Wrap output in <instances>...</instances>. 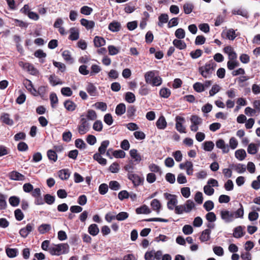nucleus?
<instances>
[{
	"instance_id": "1",
	"label": "nucleus",
	"mask_w": 260,
	"mask_h": 260,
	"mask_svg": "<svg viewBox=\"0 0 260 260\" xmlns=\"http://www.w3.org/2000/svg\"><path fill=\"white\" fill-rule=\"evenodd\" d=\"M216 67V63L213 60H210L204 66L200 67L199 68V72L204 78H210L212 74L214 75Z\"/></svg>"
},
{
	"instance_id": "2",
	"label": "nucleus",
	"mask_w": 260,
	"mask_h": 260,
	"mask_svg": "<svg viewBox=\"0 0 260 260\" xmlns=\"http://www.w3.org/2000/svg\"><path fill=\"white\" fill-rule=\"evenodd\" d=\"M69 251V246L67 243L51 245L49 249V252L52 255H60L62 254L68 253Z\"/></svg>"
},
{
	"instance_id": "3",
	"label": "nucleus",
	"mask_w": 260,
	"mask_h": 260,
	"mask_svg": "<svg viewBox=\"0 0 260 260\" xmlns=\"http://www.w3.org/2000/svg\"><path fill=\"white\" fill-rule=\"evenodd\" d=\"M90 127V124L85 118L84 115H81L79 124L77 126V130L79 134L82 135L87 133Z\"/></svg>"
},
{
	"instance_id": "4",
	"label": "nucleus",
	"mask_w": 260,
	"mask_h": 260,
	"mask_svg": "<svg viewBox=\"0 0 260 260\" xmlns=\"http://www.w3.org/2000/svg\"><path fill=\"white\" fill-rule=\"evenodd\" d=\"M164 196L166 200H168L167 203L168 208L169 210H173L174 207H176L178 203L177 196L167 192L164 193Z\"/></svg>"
},
{
	"instance_id": "5",
	"label": "nucleus",
	"mask_w": 260,
	"mask_h": 260,
	"mask_svg": "<svg viewBox=\"0 0 260 260\" xmlns=\"http://www.w3.org/2000/svg\"><path fill=\"white\" fill-rule=\"evenodd\" d=\"M145 81H161V78L159 77L158 72L151 71L147 72L145 74Z\"/></svg>"
},
{
	"instance_id": "6",
	"label": "nucleus",
	"mask_w": 260,
	"mask_h": 260,
	"mask_svg": "<svg viewBox=\"0 0 260 260\" xmlns=\"http://www.w3.org/2000/svg\"><path fill=\"white\" fill-rule=\"evenodd\" d=\"M127 178L133 183L135 186H138L143 184L144 178L136 174L128 173Z\"/></svg>"
},
{
	"instance_id": "7",
	"label": "nucleus",
	"mask_w": 260,
	"mask_h": 260,
	"mask_svg": "<svg viewBox=\"0 0 260 260\" xmlns=\"http://www.w3.org/2000/svg\"><path fill=\"white\" fill-rule=\"evenodd\" d=\"M26 88L30 90V92L33 93L34 94H39L40 95L43 94L46 90V87L45 86H41L37 89L36 88L34 87L32 84V82H25L24 84Z\"/></svg>"
},
{
	"instance_id": "8",
	"label": "nucleus",
	"mask_w": 260,
	"mask_h": 260,
	"mask_svg": "<svg viewBox=\"0 0 260 260\" xmlns=\"http://www.w3.org/2000/svg\"><path fill=\"white\" fill-rule=\"evenodd\" d=\"M162 82H146V84L141 86L139 92L141 95H145L148 94L150 89L148 87V84H150L152 87L158 86L161 85Z\"/></svg>"
},
{
	"instance_id": "9",
	"label": "nucleus",
	"mask_w": 260,
	"mask_h": 260,
	"mask_svg": "<svg viewBox=\"0 0 260 260\" xmlns=\"http://www.w3.org/2000/svg\"><path fill=\"white\" fill-rule=\"evenodd\" d=\"M176 128L180 133H185V127L183 125V123L185 122L184 117L177 116L175 118Z\"/></svg>"
},
{
	"instance_id": "10",
	"label": "nucleus",
	"mask_w": 260,
	"mask_h": 260,
	"mask_svg": "<svg viewBox=\"0 0 260 260\" xmlns=\"http://www.w3.org/2000/svg\"><path fill=\"white\" fill-rule=\"evenodd\" d=\"M220 216L221 219L226 223L231 222L234 220V216H233L232 212L226 210L221 211Z\"/></svg>"
},
{
	"instance_id": "11",
	"label": "nucleus",
	"mask_w": 260,
	"mask_h": 260,
	"mask_svg": "<svg viewBox=\"0 0 260 260\" xmlns=\"http://www.w3.org/2000/svg\"><path fill=\"white\" fill-rule=\"evenodd\" d=\"M34 224L32 223H28L25 228L21 229L19 231L20 236L25 238L34 230Z\"/></svg>"
},
{
	"instance_id": "12",
	"label": "nucleus",
	"mask_w": 260,
	"mask_h": 260,
	"mask_svg": "<svg viewBox=\"0 0 260 260\" xmlns=\"http://www.w3.org/2000/svg\"><path fill=\"white\" fill-rule=\"evenodd\" d=\"M9 178L12 180L23 181L25 179V177L16 171H13L9 173Z\"/></svg>"
},
{
	"instance_id": "13",
	"label": "nucleus",
	"mask_w": 260,
	"mask_h": 260,
	"mask_svg": "<svg viewBox=\"0 0 260 260\" xmlns=\"http://www.w3.org/2000/svg\"><path fill=\"white\" fill-rule=\"evenodd\" d=\"M245 227L241 225L234 228L233 236L237 239L240 238L244 236L245 232L244 231Z\"/></svg>"
},
{
	"instance_id": "14",
	"label": "nucleus",
	"mask_w": 260,
	"mask_h": 260,
	"mask_svg": "<svg viewBox=\"0 0 260 260\" xmlns=\"http://www.w3.org/2000/svg\"><path fill=\"white\" fill-rule=\"evenodd\" d=\"M156 126L159 129H165L167 126V122L165 117L160 116L156 122Z\"/></svg>"
},
{
	"instance_id": "15",
	"label": "nucleus",
	"mask_w": 260,
	"mask_h": 260,
	"mask_svg": "<svg viewBox=\"0 0 260 260\" xmlns=\"http://www.w3.org/2000/svg\"><path fill=\"white\" fill-rule=\"evenodd\" d=\"M216 146L218 148L221 149L224 153H226L229 151V146L225 144L222 139H219L216 142Z\"/></svg>"
},
{
	"instance_id": "16",
	"label": "nucleus",
	"mask_w": 260,
	"mask_h": 260,
	"mask_svg": "<svg viewBox=\"0 0 260 260\" xmlns=\"http://www.w3.org/2000/svg\"><path fill=\"white\" fill-rule=\"evenodd\" d=\"M80 23L87 30L92 29L95 26V22L93 21L88 20L85 18H82L80 20Z\"/></svg>"
},
{
	"instance_id": "17",
	"label": "nucleus",
	"mask_w": 260,
	"mask_h": 260,
	"mask_svg": "<svg viewBox=\"0 0 260 260\" xmlns=\"http://www.w3.org/2000/svg\"><path fill=\"white\" fill-rule=\"evenodd\" d=\"M150 206L152 210L155 211L157 214H159L161 208V205L157 199H153L150 203Z\"/></svg>"
},
{
	"instance_id": "18",
	"label": "nucleus",
	"mask_w": 260,
	"mask_h": 260,
	"mask_svg": "<svg viewBox=\"0 0 260 260\" xmlns=\"http://www.w3.org/2000/svg\"><path fill=\"white\" fill-rule=\"evenodd\" d=\"M93 43L94 46L99 48L105 45L106 40L102 37L96 36L93 39Z\"/></svg>"
},
{
	"instance_id": "19",
	"label": "nucleus",
	"mask_w": 260,
	"mask_h": 260,
	"mask_svg": "<svg viewBox=\"0 0 260 260\" xmlns=\"http://www.w3.org/2000/svg\"><path fill=\"white\" fill-rule=\"evenodd\" d=\"M21 63L23 64V68L31 75H36L38 71L32 64L28 62L23 63L21 62Z\"/></svg>"
},
{
	"instance_id": "20",
	"label": "nucleus",
	"mask_w": 260,
	"mask_h": 260,
	"mask_svg": "<svg viewBox=\"0 0 260 260\" xmlns=\"http://www.w3.org/2000/svg\"><path fill=\"white\" fill-rule=\"evenodd\" d=\"M129 154L131 157L134 159V161L136 162V164L139 163L142 160L141 156L140 154L138 153L137 149H131L129 151Z\"/></svg>"
},
{
	"instance_id": "21",
	"label": "nucleus",
	"mask_w": 260,
	"mask_h": 260,
	"mask_svg": "<svg viewBox=\"0 0 260 260\" xmlns=\"http://www.w3.org/2000/svg\"><path fill=\"white\" fill-rule=\"evenodd\" d=\"M240 207L236 211L232 212L233 216L235 218H243L244 216V208L243 205L240 203Z\"/></svg>"
},
{
	"instance_id": "22",
	"label": "nucleus",
	"mask_w": 260,
	"mask_h": 260,
	"mask_svg": "<svg viewBox=\"0 0 260 260\" xmlns=\"http://www.w3.org/2000/svg\"><path fill=\"white\" fill-rule=\"evenodd\" d=\"M70 35L69 39L72 41H75L79 38V32L78 29L75 27H72L70 29Z\"/></svg>"
},
{
	"instance_id": "23",
	"label": "nucleus",
	"mask_w": 260,
	"mask_h": 260,
	"mask_svg": "<svg viewBox=\"0 0 260 260\" xmlns=\"http://www.w3.org/2000/svg\"><path fill=\"white\" fill-rule=\"evenodd\" d=\"M86 90L90 96H96L98 95L99 92L96 87L92 84L89 83L86 87Z\"/></svg>"
},
{
	"instance_id": "24",
	"label": "nucleus",
	"mask_w": 260,
	"mask_h": 260,
	"mask_svg": "<svg viewBox=\"0 0 260 260\" xmlns=\"http://www.w3.org/2000/svg\"><path fill=\"white\" fill-rule=\"evenodd\" d=\"M63 105L67 110L69 111H73L76 109V104L73 101L68 100L64 101Z\"/></svg>"
},
{
	"instance_id": "25",
	"label": "nucleus",
	"mask_w": 260,
	"mask_h": 260,
	"mask_svg": "<svg viewBox=\"0 0 260 260\" xmlns=\"http://www.w3.org/2000/svg\"><path fill=\"white\" fill-rule=\"evenodd\" d=\"M99 229L97 224L93 223L88 228V232L92 236H96L99 233Z\"/></svg>"
},
{
	"instance_id": "26",
	"label": "nucleus",
	"mask_w": 260,
	"mask_h": 260,
	"mask_svg": "<svg viewBox=\"0 0 260 260\" xmlns=\"http://www.w3.org/2000/svg\"><path fill=\"white\" fill-rule=\"evenodd\" d=\"M108 28L111 31L117 32L119 31L121 28V24L119 22L115 21H112L109 24Z\"/></svg>"
},
{
	"instance_id": "27",
	"label": "nucleus",
	"mask_w": 260,
	"mask_h": 260,
	"mask_svg": "<svg viewBox=\"0 0 260 260\" xmlns=\"http://www.w3.org/2000/svg\"><path fill=\"white\" fill-rule=\"evenodd\" d=\"M85 118H87V120H95L98 117L96 113L93 110L89 109L88 110L85 115Z\"/></svg>"
},
{
	"instance_id": "28",
	"label": "nucleus",
	"mask_w": 260,
	"mask_h": 260,
	"mask_svg": "<svg viewBox=\"0 0 260 260\" xmlns=\"http://www.w3.org/2000/svg\"><path fill=\"white\" fill-rule=\"evenodd\" d=\"M231 167L239 174L245 172L246 169L245 165L242 164L232 165L231 166Z\"/></svg>"
},
{
	"instance_id": "29",
	"label": "nucleus",
	"mask_w": 260,
	"mask_h": 260,
	"mask_svg": "<svg viewBox=\"0 0 260 260\" xmlns=\"http://www.w3.org/2000/svg\"><path fill=\"white\" fill-rule=\"evenodd\" d=\"M173 44L175 47L180 50L185 49L187 46L186 43L183 41L178 39L174 40Z\"/></svg>"
},
{
	"instance_id": "30",
	"label": "nucleus",
	"mask_w": 260,
	"mask_h": 260,
	"mask_svg": "<svg viewBox=\"0 0 260 260\" xmlns=\"http://www.w3.org/2000/svg\"><path fill=\"white\" fill-rule=\"evenodd\" d=\"M136 212L138 214H148L151 213V210L147 206L144 205L139 208H137L136 210Z\"/></svg>"
},
{
	"instance_id": "31",
	"label": "nucleus",
	"mask_w": 260,
	"mask_h": 260,
	"mask_svg": "<svg viewBox=\"0 0 260 260\" xmlns=\"http://www.w3.org/2000/svg\"><path fill=\"white\" fill-rule=\"evenodd\" d=\"M211 230L210 229H206L204 230L200 237V239L202 242H205L209 240L210 238Z\"/></svg>"
},
{
	"instance_id": "32",
	"label": "nucleus",
	"mask_w": 260,
	"mask_h": 260,
	"mask_svg": "<svg viewBox=\"0 0 260 260\" xmlns=\"http://www.w3.org/2000/svg\"><path fill=\"white\" fill-rule=\"evenodd\" d=\"M109 140H105L102 142L100 146L98 149L99 153L104 154L106 152V149L109 145Z\"/></svg>"
},
{
	"instance_id": "33",
	"label": "nucleus",
	"mask_w": 260,
	"mask_h": 260,
	"mask_svg": "<svg viewBox=\"0 0 260 260\" xmlns=\"http://www.w3.org/2000/svg\"><path fill=\"white\" fill-rule=\"evenodd\" d=\"M6 253L7 256L10 258L15 257L18 254V250L17 248H7Z\"/></svg>"
},
{
	"instance_id": "34",
	"label": "nucleus",
	"mask_w": 260,
	"mask_h": 260,
	"mask_svg": "<svg viewBox=\"0 0 260 260\" xmlns=\"http://www.w3.org/2000/svg\"><path fill=\"white\" fill-rule=\"evenodd\" d=\"M102 154L95 153L93 156V158L94 160L97 161L100 165L103 166H105L107 164V160L106 159L102 157L101 155Z\"/></svg>"
},
{
	"instance_id": "35",
	"label": "nucleus",
	"mask_w": 260,
	"mask_h": 260,
	"mask_svg": "<svg viewBox=\"0 0 260 260\" xmlns=\"http://www.w3.org/2000/svg\"><path fill=\"white\" fill-rule=\"evenodd\" d=\"M235 154L236 158L240 161L244 160L246 156L245 151L242 149L236 150Z\"/></svg>"
},
{
	"instance_id": "36",
	"label": "nucleus",
	"mask_w": 260,
	"mask_h": 260,
	"mask_svg": "<svg viewBox=\"0 0 260 260\" xmlns=\"http://www.w3.org/2000/svg\"><path fill=\"white\" fill-rule=\"evenodd\" d=\"M47 155L49 160L52 161L53 162L56 161L57 155L55 151L51 149L48 150L47 152Z\"/></svg>"
},
{
	"instance_id": "37",
	"label": "nucleus",
	"mask_w": 260,
	"mask_h": 260,
	"mask_svg": "<svg viewBox=\"0 0 260 260\" xmlns=\"http://www.w3.org/2000/svg\"><path fill=\"white\" fill-rule=\"evenodd\" d=\"M1 120L4 123L12 125L14 123L13 120L10 118V115L8 113H4L1 117Z\"/></svg>"
},
{
	"instance_id": "38",
	"label": "nucleus",
	"mask_w": 260,
	"mask_h": 260,
	"mask_svg": "<svg viewBox=\"0 0 260 260\" xmlns=\"http://www.w3.org/2000/svg\"><path fill=\"white\" fill-rule=\"evenodd\" d=\"M125 105L123 103L118 104L115 109V113L118 116H121L125 112Z\"/></svg>"
},
{
	"instance_id": "39",
	"label": "nucleus",
	"mask_w": 260,
	"mask_h": 260,
	"mask_svg": "<svg viewBox=\"0 0 260 260\" xmlns=\"http://www.w3.org/2000/svg\"><path fill=\"white\" fill-rule=\"evenodd\" d=\"M51 230V225L49 224H42L38 227V231L41 234H44Z\"/></svg>"
},
{
	"instance_id": "40",
	"label": "nucleus",
	"mask_w": 260,
	"mask_h": 260,
	"mask_svg": "<svg viewBox=\"0 0 260 260\" xmlns=\"http://www.w3.org/2000/svg\"><path fill=\"white\" fill-rule=\"evenodd\" d=\"M169 20V16L167 14H161L158 17V25L159 27H162L164 23H166L168 22Z\"/></svg>"
},
{
	"instance_id": "41",
	"label": "nucleus",
	"mask_w": 260,
	"mask_h": 260,
	"mask_svg": "<svg viewBox=\"0 0 260 260\" xmlns=\"http://www.w3.org/2000/svg\"><path fill=\"white\" fill-rule=\"evenodd\" d=\"M58 176L61 180H67L70 177L69 171L68 169H62L58 172Z\"/></svg>"
},
{
	"instance_id": "42",
	"label": "nucleus",
	"mask_w": 260,
	"mask_h": 260,
	"mask_svg": "<svg viewBox=\"0 0 260 260\" xmlns=\"http://www.w3.org/2000/svg\"><path fill=\"white\" fill-rule=\"evenodd\" d=\"M7 196L2 193H0V210H5L6 209L7 204L6 202Z\"/></svg>"
},
{
	"instance_id": "43",
	"label": "nucleus",
	"mask_w": 260,
	"mask_h": 260,
	"mask_svg": "<svg viewBox=\"0 0 260 260\" xmlns=\"http://www.w3.org/2000/svg\"><path fill=\"white\" fill-rule=\"evenodd\" d=\"M203 149L206 151H211L214 147V144L212 141H205L203 143Z\"/></svg>"
},
{
	"instance_id": "44",
	"label": "nucleus",
	"mask_w": 260,
	"mask_h": 260,
	"mask_svg": "<svg viewBox=\"0 0 260 260\" xmlns=\"http://www.w3.org/2000/svg\"><path fill=\"white\" fill-rule=\"evenodd\" d=\"M93 107L96 109L101 110L102 111H106L107 109V104L105 103L102 102H96L92 105Z\"/></svg>"
},
{
	"instance_id": "45",
	"label": "nucleus",
	"mask_w": 260,
	"mask_h": 260,
	"mask_svg": "<svg viewBox=\"0 0 260 260\" xmlns=\"http://www.w3.org/2000/svg\"><path fill=\"white\" fill-rule=\"evenodd\" d=\"M185 207V212L188 213L195 207L194 203L190 200H187L184 205Z\"/></svg>"
},
{
	"instance_id": "46",
	"label": "nucleus",
	"mask_w": 260,
	"mask_h": 260,
	"mask_svg": "<svg viewBox=\"0 0 260 260\" xmlns=\"http://www.w3.org/2000/svg\"><path fill=\"white\" fill-rule=\"evenodd\" d=\"M10 204L13 207H17L20 203V199L16 196H11L9 199Z\"/></svg>"
},
{
	"instance_id": "47",
	"label": "nucleus",
	"mask_w": 260,
	"mask_h": 260,
	"mask_svg": "<svg viewBox=\"0 0 260 260\" xmlns=\"http://www.w3.org/2000/svg\"><path fill=\"white\" fill-rule=\"evenodd\" d=\"M19 93V96L16 100V102L19 104L21 105L26 100V95L25 94L20 90L18 91Z\"/></svg>"
},
{
	"instance_id": "48",
	"label": "nucleus",
	"mask_w": 260,
	"mask_h": 260,
	"mask_svg": "<svg viewBox=\"0 0 260 260\" xmlns=\"http://www.w3.org/2000/svg\"><path fill=\"white\" fill-rule=\"evenodd\" d=\"M103 127V125L102 122L100 120H95L94 122L92 128L94 131L100 132L102 131Z\"/></svg>"
},
{
	"instance_id": "49",
	"label": "nucleus",
	"mask_w": 260,
	"mask_h": 260,
	"mask_svg": "<svg viewBox=\"0 0 260 260\" xmlns=\"http://www.w3.org/2000/svg\"><path fill=\"white\" fill-rule=\"evenodd\" d=\"M125 100L129 103H133L136 100L135 95L132 92H127L125 93Z\"/></svg>"
},
{
	"instance_id": "50",
	"label": "nucleus",
	"mask_w": 260,
	"mask_h": 260,
	"mask_svg": "<svg viewBox=\"0 0 260 260\" xmlns=\"http://www.w3.org/2000/svg\"><path fill=\"white\" fill-rule=\"evenodd\" d=\"M109 188L113 190H118L120 189V185L117 181H111L109 183Z\"/></svg>"
},
{
	"instance_id": "51",
	"label": "nucleus",
	"mask_w": 260,
	"mask_h": 260,
	"mask_svg": "<svg viewBox=\"0 0 260 260\" xmlns=\"http://www.w3.org/2000/svg\"><path fill=\"white\" fill-rule=\"evenodd\" d=\"M112 155L115 158H123L125 157V153L122 150H117L112 151Z\"/></svg>"
},
{
	"instance_id": "52",
	"label": "nucleus",
	"mask_w": 260,
	"mask_h": 260,
	"mask_svg": "<svg viewBox=\"0 0 260 260\" xmlns=\"http://www.w3.org/2000/svg\"><path fill=\"white\" fill-rule=\"evenodd\" d=\"M160 96L164 98H168L171 94V91L167 88H162L159 91Z\"/></svg>"
},
{
	"instance_id": "53",
	"label": "nucleus",
	"mask_w": 260,
	"mask_h": 260,
	"mask_svg": "<svg viewBox=\"0 0 260 260\" xmlns=\"http://www.w3.org/2000/svg\"><path fill=\"white\" fill-rule=\"evenodd\" d=\"M75 145L79 149H83L86 148V145L81 139H77L75 140Z\"/></svg>"
},
{
	"instance_id": "54",
	"label": "nucleus",
	"mask_w": 260,
	"mask_h": 260,
	"mask_svg": "<svg viewBox=\"0 0 260 260\" xmlns=\"http://www.w3.org/2000/svg\"><path fill=\"white\" fill-rule=\"evenodd\" d=\"M191 124L200 125L202 123V119L197 115H192L190 118Z\"/></svg>"
},
{
	"instance_id": "55",
	"label": "nucleus",
	"mask_w": 260,
	"mask_h": 260,
	"mask_svg": "<svg viewBox=\"0 0 260 260\" xmlns=\"http://www.w3.org/2000/svg\"><path fill=\"white\" fill-rule=\"evenodd\" d=\"M148 168L151 172L159 173L160 174L161 173L160 168L155 164H150Z\"/></svg>"
},
{
	"instance_id": "56",
	"label": "nucleus",
	"mask_w": 260,
	"mask_h": 260,
	"mask_svg": "<svg viewBox=\"0 0 260 260\" xmlns=\"http://www.w3.org/2000/svg\"><path fill=\"white\" fill-rule=\"evenodd\" d=\"M129 214L126 212H121L116 215V219L118 221H123L128 217Z\"/></svg>"
},
{
	"instance_id": "57",
	"label": "nucleus",
	"mask_w": 260,
	"mask_h": 260,
	"mask_svg": "<svg viewBox=\"0 0 260 260\" xmlns=\"http://www.w3.org/2000/svg\"><path fill=\"white\" fill-rule=\"evenodd\" d=\"M51 105L52 108L55 107V104L58 103V98L55 93H51L50 95Z\"/></svg>"
},
{
	"instance_id": "58",
	"label": "nucleus",
	"mask_w": 260,
	"mask_h": 260,
	"mask_svg": "<svg viewBox=\"0 0 260 260\" xmlns=\"http://www.w3.org/2000/svg\"><path fill=\"white\" fill-rule=\"evenodd\" d=\"M176 37L179 39H182L185 38V32L183 28L177 29L175 32Z\"/></svg>"
},
{
	"instance_id": "59",
	"label": "nucleus",
	"mask_w": 260,
	"mask_h": 260,
	"mask_svg": "<svg viewBox=\"0 0 260 260\" xmlns=\"http://www.w3.org/2000/svg\"><path fill=\"white\" fill-rule=\"evenodd\" d=\"M92 11V8L86 6L82 7L80 9V13L85 15H90Z\"/></svg>"
},
{
	"instance_id": "60",
	"label": "nucleus",
	"mask_w": 260,
	"mask_h": 260,
	"mask_svg": "<svg viewBox=\"0 0 260 260\" xmlns=\"http://www.w3.org/2000/svg\"><path fill=\"white\" fill-rule=\"evenodd\" d=\"M55 197L50 194H46L44 196V201L48 205L53 204L55 202Z\"/></svg>"
},
{
	"instance_id": "61",
	"label": "nucleus",
	"mask_w": 260,
	"mask_h": 260,
	"mask_svg": "<svg viewBox=\"0 0 260 260\" xmlns=\"http://www.w3.org/2000/svg\"><path fill=\"white\" fill-rule=\"evenodd\" d=\"M108 190V185L106 183L101 184L99 187V192L102 195L105 194Z\"/></svg>"
},
{
	"instance_id": "62",
	"label": "nucleus",
	"mask_w": 260,
	"mask_h": 260,
	"mask_svg": "<svg viewBox=\"0 0 260 260\" xmlns=\"http://www.w3.org/2000/svg\"><path fill=\"white\" fill-rule=\"evenodd\" d=\"M108 49L109 51V54L110 55H116L119 52V49L113 45H109L108 47Z\"/></svg>"
},
{
	"instance_id": "63",
	"label": "nucleus",
	"mask_w": 260,
	"mask_h": 260,
	"mask_svg": "<svg viewBox=\"0 0 260 260\" xmlns=\"http://www.w3.org/2000/svg\"><path fill=\"white\" fill-rule=\"evenodd\" d=\"M257 151V147L255 144L253 143L250 144L247 148V152L251 154H255Z\"/></svg>"
},
{
	"instance_id": "64",
	"label": "nucleus",
	"mask_w": 260,
	"mask_h": 260,
	"mask_svg": "<svg viewBox=\"0 0 260 260\" xmlns=\"http://www.w3.org/2000/svg\"><path fill=\"white\" fill-rule=\"evenodd\" d=\"M204 191L206 195L212 196L214 192V189L210 185L207 184L204 186Z\"/></svg>"
}]
</instances>
